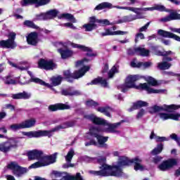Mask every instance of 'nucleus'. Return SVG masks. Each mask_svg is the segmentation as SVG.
Segmentation results:
<instances>
[{
    "instance_id": "24",
    "label": "nucleus",
    "mask_w": 180,
    "mask_h": 180,
    "mask_svg": "<svg viewBox=\"0 0 180 180\" xmlns=\"http://www.w3.org/2000/svg\"><path fill=\"white\" fill-rule=\"evenodd\" d=\"M87 85H101L103 88L108 87V80L103 79L102 77H98L93 79L90 83H88Z\"/></svg>"
},
{
    "instance_id": "38",
    "label": "nucleus",
    "mask_w": 180,
    "mask_h": 180,
    "mask_svg": "<svg viewBox=\"0 0 180 180\" xmlns=\"http://www.w3.org/2000/svg\"><path fill=\"white\" fill-rule=\"evenodd\" d=\"M23 25L30 29H36V30H38L39 29V26L36 25L33 21H30L29 20L24 21Z\"/></svg>"
},
{
    "instance_id": "30",
    "label": "nucleus",
    "mask_w": 180,
    "mask_h": 180,
    "mask_svg": "<svg viewBox=\"0 0 180 180\" xmlns=\"http://www.w3.org/2000/svg\"><path fill=\"white\" fill-rule=\"evenodd\" d=\"M59 19H67L72 22V23H77V19L74 17V15L68 13H62L59 16Z\"/></svg>"
},
{
    "instance_id": "62",
    "label": "nucleus",
    "mask_w": 180,
    "mask_h": 180,
    "mask_svg": "<svg viewBox=\"0 0 180 180\" xmlns=\"http://www.w3.org/2000/svg\"><path fill=\"white\" fill-rule=\"evenodd\" d=\"M149 26H150V22H147L144 26L141 27L139 29V32H145V30H147V29H148Z\"/></svg>"
},
{
    "instance_id": "3",
    "label": "nucleus",
    "mask_w": 180,
    "mask_h": 180,
    "mask_svg": "<svg viewBox=\"0 0 180 180\" xmlns=\"http://www.w3.org/2000/svg\"><path fill=\"white\" fill-rule=\"evenodd\" d=\"M84 117L97 126H108V127L107 128V130L108 133H116L117 134H120V131L117 130V129L118 126H120V124L123 123V120L120 122L110 124L108 123L105 120H103L99 117H96L94 115H85Z\"/></svg>"
},
{
    "instance_id": "8",
    "label": "nucleus",
    "mask_w": 180,
    "mask_h": 180,
    "mask_svg": "<svg viewBox=\"0 0 180 180\" xmlns=\"http://www.w3.org/2000/svg\"><path fill=\"white\" fill-rule=\"evenodd\" d=\"M99 23L102 26H109L110 22L108 20H99L96 19V17L91 16L89 18V23L83 25V29H85V32H92V30H96L98 29V25Z\"/></svg>"
},
{
    "instance_id": "53",
    "label": "nucleus",
    "mask_w": 180,
    "mask_h": 180,
    "mask_svg": "<svg viewBox=\"0 0 180 180\" xmlns=\"http://www.w3.org/2000/svg\"><path fill=\"white\" fill-rule=\"evenodd\" d=\"M161 92H164V91L161 89H155L151 87H149L148 94H161Z\"/></svg>"
},
{
    "instance_id": "61",
    "label": "nucleus",
    "mask_w": 180,
    "mask_h": 180,
    "mask_svg": "<svg viewBox=\"0 0 180 180\" xmlns=\"http://www.w3.org/2000/svg\"><path fill=\"white\" fill-rule=\"evenodd\" d=\"M108 71H109V64L105 63L101 72L102 74H106Z\"/></svg>"
},
{
    "instance_id": "59",
    "label": "nucleus",
    "mask_w": 180,
    "mask_h": 180,
    "mask_svg": "<svg viewBox=\"0 0 180 180\" xmlns=\"http://www.w3.org/2000/svg\"><path fill=\"white\" fill-rule=\"evenodd\" d=\"M65 27H70V29H72L73 30H75L77 29V27L74 26V24L72 22H66L64 24Z\"/></svg>"
},
{
    "instance_id": "16",
    "label": "nucleus",
    "mask_w": 180,
    "mask_h": 180,
    "mask_svg": "<svg viewBox=\"0 0 180 180\" xmlns=\"http://www.w3.org/2000/svg\"><path fill=\"white\" fill-rule=\"evenodd\" d=\"M51 0H22L20 3L22 6H29V5H38V6H44L50 4Z\"/></svg>"
},
{
    "instance_id": "1",
    "label": "nucleus",
    "mask_w": 180,
    "mask_h": 180,
    "mask_svg": "<svg viewBox=\"0 0 180 180\" xmlns=\"http://www.w3.org/2000/svg\"><path fill=\"white\" fill-rule=\"evenodd\" d=\"M141 79V76L139 75H129L124 80V84L118 86V89L126 94L129 89H138L139 91H147L148 92L150 86L147 83H140L136 85V82Z\"/></svg>"
},
{
    "instance_id": "2",
    "label": "nucleus",
    "mask_w": 180,
    "mask_h": 180,
    "mask_svg": "<svg viewBox=\"0 0 180 180\" xmlns=\"http://www.w3.org/2000/svg\"><path fill=\"white\" fill-rule=\"evenodd\" d=\"M75 123L72 121H68L64 122L63 124L58 125L51 130H38V131H31L28 132H22L23 136H27L29 139H39V137H50L53 136V133L55 131H58L63 129H68V127H74Z\"/></svg>"
},
{
    "instance_id": "40",
    "label": "nucleus",
    "mask_w": 180,
    "mask_h": 180,
    "mask_svg": "<svg viewBox=\"0 0 180 180\" xmlns=\"http://www.w3.org/2000/svg\"><path fill=\"white\" fill-rule=\"evenodd\" d=\"M85 105L87 108H96L97 106H99V103L94 100H88L86 101Z\"/></svg>"
},
{
    "instance_id": "50",
    "label": "nucleus",
    "mask_w": 180,
    "mask_h": 180,
    "mask_svg": "<svg viewBox=\"0 0 180 180\" xmlns=\"http://www.w3.org/2000/svg\"><path fill=\"white\" fill-rule=\"evenodd\" d=\"M41 167H44V165L41 163V161H38L32 164L30 168L36 169V168H41Z\"/></svg>"
},
{
    "instance_id": "49",
    "label": "nucleus",
    "mask_w": 180,
    "mask_h": 180,
    "mask_svg": "<svg viewBox=\"0 0 180 180\" xmlns=\"http://www.w3.org/2000/svg\"><path fill=\"white\" fill-rule=\"evenodd\" d=\"M37 18L38 19V20H47V19H50V17H48L46 13L37 15Z\"/></svg>"
},
{
    "instance_id": "39",
    "label": "nucleus",
    "mask_w": 180,
    "mask_h": 180,
    "mask_svg": "<svg viewBox=\"0 0 180 180\" xmlns=\"http://www.w3.org/2000/svg\"><path fill=\"white\" fill-rule=\"evenodd\" d=\"M172 65L171 63L163 61L160 63H158V67H159L160 70H169Z\"/></svg>"
},
{
    "instance_id": "14",
    "label": "nucleus",
    "mask_w": 180,
    "mask_h": 180,
    "mask_svg": "<svg viewBox=\"0 0 180 180\" xmlns=\"http://www.w3.org/2000/svg\"><path fill=\"white\" fill-rule=\"evenodd\" d=\"M70 46H72L73 49H79V50H81V51H84V53H86V57H96L98 56V53L94 52V49L84 45H81L72 42L70 44Z\"/></svg>"
},
{
    "instance_id": "48",
    "label": "nucleus",
    "mask_w": 180,
    "mask_h": 180,
    "mask_svg": "<svg viewBox=\"0 0 180 180\" xmlns=\"http://www.w3.org/2000/svg\"><path fill=\"white\" fill-rule=\"evenodd\" d=\"M53 175H54L55 178H61L64 176L63 175H65L67 174L66 172H58L57 170H53L52 172Z\"/></svg>"
},
{
    "instance_id": "46",
    "label": "nucleus",
    "mask_w": 180,
    "mask_h": 180,
    "mask_svg": "<svg viewBox=\"0 0 180 180\" xmlns=\"http://www.w3.org/2000/svg\"><path fill=\"white\" fill-rule=\"evenodd\" d=\"M89 61H91V60H89L86 58H84L80 60L76 61L75 65H76V67H80V65H84V63H89Z\"/></svg>"
},
{
    "instance_id": "27",
    "label": "nucleus",
    "mask_w": 180,
    "mask_h": 180,
    "mask_svg": "<svg viewBox=\"0 0 180 180\" xmlns=\"http://www.w3.org/2000/svg\"><path fill=\"white\" fill-rule=\"evenodd\" d=\"M21 123L22 124V129H30V127H34L36 126V119H28Z\"/></svg>"
},
{
    "instance_id": "56",
    "label": "nucleus",
    "mask_w": 180,
    "mask_h": 180,
    "mask_svg": "<svg viewBox=\"0 0 180 180\" xmlns=\"http://www.w3.org/2000/svg\"><path fill=\"white\" fill-rule=\"evenodd\" d=\"M179 117H180L179 113H176V114L170 113V119L172 120L178 121V120H179Z\"/></svg>"
},
{
    "instance_id": "35",
    "label": "nucleus",
    "mask_w": 180,
    "mask_h": 180,
    "mask_svg": "<svg viewBox=\"0 0 180 180\" xmlns=\"http://www.w3.org/2000/svg\"><path fill=\"white\" fill-rule=\"evenodd\" d=\"M162 150H164V145L160 143L157 145V147L155 148L152 151H151V155H158V154H161L162 153Z\"/></svg>"
},
{
    "instance_id": "20",
    "label": "nucleus",
    "mask_w": 180,
    "mask_h": 180,
    "mask_svg": "<svg viewBox=\"0 0 180 180\" xmlns=\"http://www.w3.org/2000/svg\"><path fill=\"white\" fill-rule=\"evenodd\" d=\"M169 15L160 19V22L167 23V22H171V20H180V14L176 11L170 10Z\"/></svg>"
},
{
    "instance_id": "5",
    "label": "nucleus",
    "mask_w": 180,
    "mask_h": 180,
    "mask_svg": "<svg viewBox=\"0 0 180 180\" xmlns=\"http://www.w3.org/2000/svg\"><path fill=\"white\" fill-rule=\"evenodd\" d=\"M130 164H131V159L130 160L126 156H120L117 165H112V169L115 170L110 172V176H117V178L123 176V169L122 167H127L130 165Z\"/></svg>"
},
{
    "instance_id": "29",
    "label": "nucleus",
    "mask_w": 180,
    "mask_h": 180,
    "mask_svg": "<svg viewBox=\"0 0 180 180\" xmlns=\"http://www.w3.org/2000/svg\"><path fill=\"white\" fill-rule=\"evenodd\" d=\"M135 51H136L138 56H141L142 57H148L150 56V50L146 49V48L137 47Z\"/></svg>"
},
{
    "instance_id": "17",
    "label": "nucleus",
    "mask_w": 180,
    "mask_h": 180,
    "mask_svg": "<svg viewBox=\"0 0 180 180\" xmlns=\"http://www.w3.org/2000/svg\"><path fill=\"white\" fill-rule=\"evenodd\" d=\"M70 109H71V106L70 105L63 103L52 104L48 107L49 112H57L58 110H69Z\"/></svg>"
},
{
    "instance_id": "47",
    "label": "nucleus",
    "mask_w": 180,
    "mask_h": 180,
    "mask_svg": "<svg viewBox=\"0 0 180 180\" xmlns=\"http://www.w3.org/2000/svg\"><path fill=\"white\" fill-rule=\"evenodd\" d=\"M98 144L99 145V143H98V141H96L94 139H91L89 141L85 142L84 143L86 147H89V146H94L95 147H96Z\"/></svg>"
},
{
    "instance_id": "63",
    "label": "nucleus",
    "mask_w": 180,
    "mask_h": 180,
    "mask_svg": "<svg viewBox=\"0 0 180 180\" xmlns=\"http://www.w3.org/2000/svg\"><path fill=\"white\" fill-rule=\"evenodd\" d=\"M170 139H172V140H174V141H176L177 143L179 141V139L178 138V135H176V134H172L170 135Z\"/></svg>"
},
{
    "instance_id": "37",
    "label": "nucleus",
    "mask_w": 180,
    "mask_h": 180,
    "mask_svg": "<svg viewBox=\"0 0 180 180\" xmlns=\"http://www.w3.org/2000/svg\"><path fill=\"white\" fill-rule=\"evenodd\" d=\"M58 153H55L50 155H46V159L48 160V163H46V165H51V164H54L57 160V155Z\"/></svg>"
},
{
    "instance_id": "18",
    "label": "nucleus",
    "mask_w": 180,
    "mask_h": 180,
    "mask_svg": "<svg viewBox=\"0 0 180 180\" xmlns=\"http://www.w3.org/2000/svg\"><path fill=\"white\" fill-rule=\"evenodd\" d=\"M43 154L44 153L42 152V150L34 149L32 150H29L27 153V157L28 158L29 161H33L34 160H37L38 161H39Z\"/></svg>"
},
{
    "instance_id": "32",
    "label": "nucleus",
    "mask_w": 180,
    "mask_h": 180,
    "mask_svg": "<svg viewBox=\"0 0 180 180\" xmlns=\"http://www.w3.org/2000/svg\"><path fill=\"white\" fill-rule=\"evenodd\" d=\"M11 98L13 99H29L30 94H27L26 91H23L22 93L12 94Z\"/></svg>"
},
{
    "instance_id": "4",
    "label": "nucleus",
    "mask_w": 180,
    "mask_h": 180,
    "mask_svg": "<svg viewBox=\"0 0 180 180\" xmlns=\"http://www.w3.org/2000/svg\"><path fill=\"white\" fill-rule=\"evenodd\" d=\"M89 70H91V67L84 65L78 70H75L73 73L71 72V70H64L63 72V78L67 81V82L72 84V82H74V79H79V78H82V77H84Z\"/></svg>"
},
{
    "instance_id": "57",
    "label": "nucleus",
    "mask_w": 180,
    "mask_h": 180,
    "mask_svg": "<svg viewBox=\"0 0 180 180\" xmlns=\"http://www.w3.org/2000/svg\"><path fill=\"white\" fill-rule=\"evenodd\" d=\"M144 113H146V110H144V109L141 108L139 112H138V114L136 115V119H141V117H143V116H144Z\"/></svg>"
},
{
    "instance_id": "9",
    "label": "nucleus",
    "mask_w": 180,
    "mask_h": 180,
    "mask_svg": "<svg viewBox=\"0 0 180 180\" xmlns=\"http://www.w3.org/2000/svg\"><path fill=\"white\" fill-rule=\"evenodd\" d=\"M179 108L180 105H176L175 104H164L162 106L155 105L150 108L152 111H150V113H158V112H167L169 113H172L174 110H178Z\"/></svg>"
},
{
    "instance_id": "54",
    "label": "nucleus",
    "mask_w": 180,
    "mask_h": 180,
    "mask_svg": "<svg viewBox=\"0 0 180 180\" xmlns=\"http://www.w3.org/2000/svg\"><path fill=\"white\" fill-rule=\"evenodd\" d=\"M160 117L161 119H164V120H168V119H170L171 114L165 113V112H160Z\"/></svg>"
},
{
    "instance_id": "45",
    "label": "nucleus",
    "mask_w": 180,
    "mask_h": 180,
    "mask_svg": "<svg viewBox=\"0 0 180 180\" xmlns=\"http://www.w3.org/2000/svg\"><path fill=\"white\" fill-rule=\"evenodd\" d=\"M75 152L73 150H70L67 155L65 156V160L67 162H70L71 160H72V157H74Z\"/></svg>"
},
{
    "instance_id": "25",
    "label": "nucleus",
    "mask_w": 180,
    "mask_h": 180,
    "mask_svg": "<svg viewBox=\"0 0 180 180\" xmlns=\"http://www.w3.org/2000/svg\"><path fill=\"white\" fill-rule=\"evenodd\" d=\"M142 162L143 160L139 158V157H136L131 159V164H134V169L135 171H144V166L141 165Z\"/></svg>"
},
{
    "instance_id": "15",
    "label": "nucleus",
    "mask_w": 180,
    "mask_h": 180,
    "mask_svg": "<svg viewBox=\"0 0 180 180\" xmlns=\"http://www.w3.org/2000/svg\"><path fill=\"white\" fill-rule=\"evenodd\" d=\"M38 68L41 70H46V71H50L56 68V63L53 60H46L44 58H41L38 61Z\"/></svg>"
},
{
    "instance_id": "34",
    "label": "nucleus",
    "mask_w": 180,
    "mask_h": 180,
    "mask_svg": "<svg viewBox=\"0 0 180 180\" xmlns=\"http://www.w3.org/2000/svg\"><path fill=\"white\" fill-rule=\"evenodd\" d=\"M61 95H63V96H79L81 95V91L75 90L72 92H69L67 89H63L61 91Z\"/></svg>"
},
{
    "instance_id": "58",
    "label": "nucleus",
    "mask_w": 180,
    "mask_h": 180,
    "mask_svg": "<svg viewBox=\"0 0 180 180\" xmlns=\"http://www.w3.org/2000/svg\"><path fill=\"white\" fill-rule=\"evenodd\" d=\"M139 38L141 39V40H143L144 39V34L141 32L136 34L135 37V43L139 41Z\"/></svg>"
},
{
    "instance_id": "26",
    "label": "nucleus",
    "mask_w": 180,
    "mask_h": 180,
    "mask_svg": "<svg viewBox=\"0 0 180 180\" xmlns=\"http://www.w3.org/2000/svg\"><path fill=\"white\" fill-rule=\"evenodd\" d=\"M31 78L28 80L27 84H30V82H34V84H38L39 85H43L44 86H48L50 88V84L46 83V82L43 81L41 79L38 77H34L33 75L30 74Z\"/></svg>"
},
{
    "instance_id": "23",
    "label": "nucleus",
    "mask_w": 180,
    "mask_h": 180,
    "mask_svg": "<svg viewBox=\"0 0 180 180\" xmlns=\"http://www.w3.org/2000/svg\"><path fill=\"white\" fill-rule=\"evenodd\" d=\"M147 106H148V103L139 100L133 103L132 106L128 109V112H133L137 109H141V108H147Z\"/></svg>"
},
{
    "instance_id": "33",
    "label": "nucleus",
    "mask_w": 180,
    "mask_h": 180,
    "mask_svg": "<svg viewBox=\"0 0 180 180\" xmlns=\"http://www.w3.org/2000/svg\"><path fill=\"white\" fill-rule=\"evenodd\" d=\"M63 77L61 75L53 76L51 78V82L53 86H58V85H61V82H63Z\"/></svg>"
},
{
    "instance_id": "52",
    "label": "nucleus",
    "mask_w": 180,
    "mask_h": 180,
    "mask_svg": "<svg viewBox=\"0 0 180 180\" xmlns=\"http://www.w3.org/2000/svg\"><path fill=\"white\" fill-rule=\"evenodd\" d=\"M169 139L165 136H155L156 143H162L164 141H168Z\"/></svg>"
},
{
    "instance_id": "60",
    "label": "nucleus",
    "mask_w": 180,
    "mask_h": 180,
    "mask_svg": "<svg viewBox=\"0 0 180 180\" xmlns=\"http://www.w3.org/2000/svg\"><path fill=\"white\" fill-rule=\"evenodd\" d=\"M128 56H134V54H137V51H136L135 49H129L127 51Z\"/></svg>"
},
{
    "instance_id": "10",
    "label": "nucleus",
    "mask_w": 180,
    "mask_h": 180,
    "mask_svg": "<svg viewBox=\"0 0 180 180\" xmlns=\"http://www.w3.org/2000/svg\"><path fill=\"white\" fill-rule=\"evenodd\" d=\"M8 39L6 40H0V47L1 49H11L13 50L18 47L15 40L16 39V33L10 32L8 36Z\"/></svg>"
},
{
    "instance_id": "19",
    "label": "nucleus",
    "mask_w": 180,
    "mask_h": 180,
    "mask_svg": "<svg viewBox=\"0 0 180 180\" xmlns=\"http://www.w3.org/2000/svg\"><path fill=\"white\" fill-rule=\"evenodd\" d=\"M27 43L30 46H37L39 44V34L37 32H30L27 37Z\"/></svg>"
},
{
    "instance_id": "44",
    "label": "nucleus",
    "mask_w": 180,
    "mask_h": 180,
    "mask_svg": "<svg viewBox=\"0 0 180 180\" xmlns=\"http://www.w3.org/2000/svg\"><path fill=\"white\" fill-rule=\"evenodd\" d=\"M138 8L134 7H121V9H125V11H131V12H134V13H136V15H141V13L137 11Z\"/></svg>"
},
{
    "instance_id": "11",
    "label": "nucleus",
    "mask_w": 180,
    "mask_h": 180,
    "mask_svg": "<svg viewBox=\"0 0 180 180\" xmlns=\"http://www.w3.org/2000/svg\"><path fill=\"white\" fill-rule=\"evenodd\" d=\"M18 143L19 141L16 139L11 138L9 140L0 143V151L6 154L7 153H9L12 148H16Z\"/></svg>"
},
{
    "instance_id": "55",
    "label": "nucleus",
    "mask_w": 180,
    "mask_h": 180,
    "mask_svg": "<svg viewBox=\"0 0 180 180\" xmlns=\"http://www.w3.org/2000/svg\"><path fill=\"white\" fill-rule=\"evenodd\" d=\"M155 11H159L160 12H167V8L162 5H158L155 6Z\"/></svg>"
},
{
    "instance_id": "64",
    "label": "nucleus",
    "mask_w": 180,
    "mask_h": 180,
    "mask_svg": "<svg viewBox=\"0 0 180 180\" xmlns=\"http://www.w3.org/2000/svg\"><path fill=\"white\" fill-rule=\"evenodd\" d=\"M153 8L149 7V8H136V11H142L143 12H147V11H153Z\"/></svg>"
},
{
    "instance_id": "22",
    "label": "nucleus",
    "mask_w": 180,
    "mask_h": 180,
    "mask_svg": "<svg viewBox=\"0 0 180 180\" xmlns=\"http://www.w3.org/2000/svg\"><path fill=\"white\" fill-rule=\"evenodd\" d=\"M58 53L60 54L61 58L63 60H67V58H71L74 56V51L69 49H64L60 48L58 49Z\"/></svg>"
},
{
    "instance_id": "7",
    "label": "nucleus",
    "mask_w": 180,
    "mask_h": 180,
    "mask_svg": "<svg viewBox=\"0 0 180 180\" xmlns=\"http://www.w3.org/2000/svg\"><path fill=\"white\" fill-rule=\"evenodd\" d=\"M101 129L99 127H93L89 129V134L91 137H95L97 139L99 148H104V150H108L109 148V145H108V140H109V136H103L100 135Z\"/></svg>"
},
{
    "instance_id": "28",
    "label": "nucleus",
    "mask_w": 180,
    "mask_h": 180,
    "mask_svg": "<svg viewBox=\"0 0 180 180\" xmlns=\"http://www.w3.org/2000/svg\"><path fill=\"white\" fill-rule=\"evenodd\" d=\"M113 8V5L109 2H103L99 4L95 7V11H102V9H112Z\"/></svg>"
},
{
    "instance_id": "36",
    "label": "nucleus",
    "mask_w": 180,
    "mask_h": 180,
    "mask_svg": "<svg viewBox=\"0 0 180 180\" xmlns=\"http://www.w3.org/2000/svg\"><path fill=\"white\" fill-rule=\"evenodd\" d=\"M63 179L65 180H82V176L81 173L78 172L75 176L66 175L63 176Z\"/></svg>"
},
{
    "instance_id": "31",
    "label": "nucleus",
    "mask_w": 180,
    "mask_h": 180,
    "mask_svg": "<svg viewBox=\"0 0 180 180\" xmlns=\"http://www.w3.org/2000/svg\"><path fill=\"white\" fill-rule=\"evenodd\" d=\"M110 110H112V108L109 106L98 107L97 108V112H100V113H103V115H105L108 117H112V115H110Z\"/></svg>"
},
{
    "instance_id": "41",
    "label": "nucleus",
    "mask_w": 180,
    "mask_h": 180,
    "mask_svg": "<svg viewBox=\"0 0 180 180\" xmlns=\"http://www.w3.org/2000/svg\"><path fill=\"white\" fill-rule=\"evenodd\" d=\"M148 85H150V86H158V85H160L158 81H157V79H154L153 77H148Z\"/></svg>"
},
{
    "instance_id": "6",
    "label": "nucleus",
    "mask_w": 180,
    "mask_h": 180,
    "mask_svg": "<svg viewBox=\"0 0 180 180\" xmlns=\"http://www.w3.org/2000/svg\"><path fill=\"white\" fill-rule=\"evenodd\" d=\"M98 164L101 165L99 168L101 170L95 171V170H90L89 172L91 175H94V176H110V172L107 171H112V165H109L105 164L106 162V158L101 157L97 159Z\"/></svg>"
},
{
    "instance_id": "12",
    "label": "nucleus",
    "mask_w": 180,
    "mask_h": 180,
    "mask_svg": "<svg viewBox=\"0 0 180 180\" xmlns=\"http://www.w3.org/2000/svg\"><path fill=\"white\" fill-rule=\"evenodd\" d=\"M176 165H178V160L176 159L169 158L166 160H163L162 164L158 166V168L160 171L165 172V171L172 169V168H174V167H176Z\"/></svg>"
},
{
    "instance_id": "21",
    "label": "nucleus",
    "mask_w": 180,
    "mask_h": 180,
    "mask_svg": "<svg viewBox=\"0 0 180 180\" xmlns=\"http://www.w3.org/2000/svg\"><path fill=\"white\" fill-rule=\"evenodd\" d=\"M124 34H127V32L121 30L111 31L109 28L105 29L104 32L101 33L102 37H105V36H123Z\"/></svg>"
},
{
    "instance_id": "43",
    "label": "nucleus",
    "mask_w": 180,
    "mask_h": 180,
    "mask_svg": "<svg viewBox=\"0 0 180 180\" xmlns=\"http://www.w3.org/2000/svg\"><path fill=\"white\" fill-rule=\"evenodd\" d=\"M46 15L48 18H57V15H58V11L56 9L50 10L49 11L46 12Z\"/></svg>"
},
{
    "instance_id": "51",
    "label": "nucleus",
    "mask_w": 180,
    "mask_h": 180,
    "mask_svg": "<svg viewBox=\"0 0 180 180\" xmlns=\"http://www.w3.org/2000/svg\"><path fill=\"white\" fill-rule=\"evenodd\" d=\"M39 161H41V164L44 165V167H47V165H46L49 162V160H47V155H41Z\"/></svg>"
},
{
    "instance_id": "13",
    "label": "nucleus",
    "mask_w": 180,
    "mask_h": 180,
    "mask_svg": "<svg viewBox=\"0 0 180 180\" xmlns=\"http://www.w3.org/2000/svg\"><path fill=\"white\" fill-rule=\"evenodd\" d=\"M7 168L13 171V174L15 176H22L23 174L27 172V169L22 167V166H20L16 162H10V164L7 165Z\"/></svg>"
},
{
    "instance_id": "42",
    "label": "nucleus",
    "mask_w": 180,
    "mask_h": 180,
    "mask_svg": "<svg viewBox=\"0 0 180 180\" xmlns=\"http://www.w3.org/2000/svg\"><path fill=\"white\" fill-rule=\"evenodd\" d=\"M11 130H13V131H18V130H20L21 129H23V125L21 123L20 124H13L10 125Z\"/></svg>"
}]
</instances>
